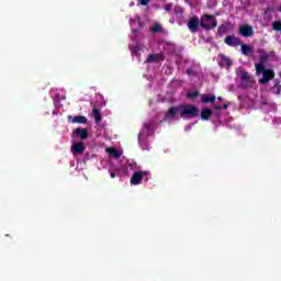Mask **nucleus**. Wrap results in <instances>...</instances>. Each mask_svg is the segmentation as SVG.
<instances>
[{"mask_svg": "<svg viewBox=\"0 0 281 281\" xmlns=\"http://www.w3.org/2000/svg\"><path fill=\"white\" fill-rule=\"evenodd\" d=\"M214 100H216V97L214 94H203L201 97V102H203L204 104L214 102Z\"/></svg>", "mask_w": 281, "mask_h": 281, "instance_id": "obj_14", "label": "nucleus"}, {"mask_svg": "<svg viewBox=\"0 0 281 281\" xmlns=\"http://www.w3.org/2000/svg\"><path fill=\"white\" fill-rule=\"evenodd\" d=\"M225 43H226V45H229L231 47H238V45H240V40H238L237 37H234V36H227L225 38Z\"/></svg>", "mask_w": 281, "mask_h": 281, "instance_id": "obj_7", "label": "nucleus"}, {"mask_svg": "<svg viewBox=\"0 0 281 281\" xmlns=\"http://www.w3.org/2000/svg\"><path fill=\"white\" fill-rule=\"evenodd\" d=\"M157 58H159V55H156V56L155 55H150L147 60H148V63H153V61L157 60Z\"/></svg>", "mask_w": 281, "mask_h": 281, "instance_id": "obj_22", "label": "nucleus"}, {"mask_svg": "<svg viewBox=\"0 0 281 281\" xmlns=\"http://www.w3.org/2000/svg\"><path fill=\"white\" fill-rule=\"evenodd\" d=\"M216 25H217L216 20H214V16L212 15H204L201 19V26L204 27V30L216 27Z\"/></svg>", "mask_w": 281, "mask_h": 281, "instance_id": "obj_3", "label": "nucleus"}, {"mask_svg": "<svg viewBox=\"0 0 281 281\" xmlns=\"http://www.w3.org/2000/svg\"><path fill=\"white\" fill-rule=\"evenodd\" d=\"M147 175L148 172L146 171H136L131 178L132 186H139V183H142V179H144V177Z\"/></svg>", "mask_w": 281, "mask_h": 281, "instance_id": "obj_4", "label": "nucleus"}, {"mask_svg": "<svg viewBox=\"0 0 281 281\" xmlns=\"http://www.w3.org/2000/svg\"><path fill=\"white\" fill-rule=\"evenodd\" d=\"M199 95V92H189L188 93V98H190V100H194V98H196Z\"/></svg>", "mask_w": 281, "mask_h": 281, "instance_id": "obj_20", "label": "nucleus"}, {"mask_svg": "<svg viewBox=\"0 0 281 281\" xmlns=\"http://www.w3.org/2000/svg\"><path fill=\"white\" fill-rule=\"evenodd\" d=\"M212 110H210L209 108H204L201 111V119L204 121L210 120V117H212Z\"/></svg>", "mask_w": 281, "mask_h": 281, "instance_id": "obj_12", "label": "nucleus"}, {"mask_svg": "<svg viewBox=\"0 0 281 281\" xmlns=\"http://www.w3.org/2000/svg\"><path fill=\"white\" fill-rule=\"evenodd\" d=\"M105 153L110 155L111 157H114V159H119V157H122V150L115 149L114 147H108L105 149Z\"/></svg>", "mask_w": 281, "mask_h": 281, "instance_id": "obj_6", "label": "nucleus"}, {"mask_svg": "<svg viewBox=\"0 0 281 281\" xmlns=\"http://www.w3.org/2000/svg\"><path fill=\"white\" fill-rule=\"evenodd\" d=\"M71 153L74 155H78L80 153H85V144L82 143H75L71 147Z\"/></svg>", "mask_w": 281, "mask_h": 281, "instance_id": "obj_10", "label": "nucleus"}, {"mask_svg": "<svg viewBox=\"0 0 281 281\" xmlns=\"http://www.w3.org/2000/svg\"><path fill=\"white\" fill-rule=\"evenodd\" d=\"M148 131V127H145L140 134L138 135V140L142 142V139H144V133H146Z\"/></svg>", "mask_w": 281, "mask_h": 281, "instance_id": "obj_21", "label": "nucleus"}, {"mask_svg": "<svg viewBox=\"0 0 281 281\" xmlns=\"http://www.w3.org/2000/svg\"><path fill=\"white\" fill-rule=\"evenodd\" d=\"M132 25V32L135 34V32H137V30H135V27H142V22H139V18L136 16L135 21L131 22Z\"/></svg>", "mask_w": 281, "mask_h": 281, "instance_id": "obj_16", "label": "nucleus"}, {"mask_svg": "<svg viewBox=\"0 0 281 281\" xmlns=\"http://www.w3.org/2000/svg\"><path fill=\"white\" fill-rule=\"evenodd\" d=\"M272 27L276 32H280L281 31V22L280 21L273 22Z\"/></svg>", "mask_w": 281, "mask_h": 281, "instance_id": "obj_18", "label": "nucleus"}, {"mask_svg": "<svg viewBox=\"0 0 281 281\" xmlns=\"http://www.w3.org/2000/svg\"><path fill=\"white\" fill-rule=\"evenodd\" d=\"M150 0H139L140 5H148Z\"/></svg>", "mask_w": 281, "mask_h": 281, "instance_id": "obj_25", "label": "nucleus"}, {"mask_svg": "<svg viewBox=\"0 0 281 281\" xmlns=\"http://www.w3.org/2000/svg\"><path fill=\"white\" fill-rule=\"evenodd\" d=\"M161 30V25L156 24L153 26V32H159Z\"/></svg>", "mask_w": 281, "mask_h": 281, "instance_id": "obj_23", "label": "nucleus"}, {"mask_svg": "<svg viewBox=\"0 0 281 281\" xmlns=\"http://www.w3.org/2000/svg\"><path fill=\"white\" fill-rule=\"evenodd\" d=\"M69 120H71L72 124H87V117L85 116H69Z\"/></svg>", "mask_w": 281, "mask_h": 281, "instance_id": "obj_13", "label": "nucleus"}, {"mask_svg": "<svg viewBox=\"0 0 281 281\" xmlns=\"http://www.w3.org/2000/svg\"><path fill=\"white\" fill-rule=\"evenodd\" d=\"M130 49H131L132 52H134V53L139 52V47H135V46H133V45L130 46Z\"/></svg>", "mask_w": 281, "mask_h": 281, "instance_id": "obj_24", "label": "nucleus"}, {"mask_svg": "<svg viewBox=\"0 0 281 281\" xmlns=\"http://www.w3.org/2000/svg\"><path fill=\"white\" fill-rule=\"evenodd\" d=\"M218 64L222 67H231L232 66V59L227 58L225 55H220L218 56Z\"/></svg>", "mask_w": 281, "mask_h": 281, "instance_id": "obj_11", "label": "nucleus"}, {"mask_svg": "<svg viewBox=\"0 0 281 281\" xmlns=\"http://www.w3.org/2000/svg\"><path fill=\"white\" fill-rule=\"evenodd\" d=\"M92 113L94 115V120L95 122H100L101 117H100V111H98V109H93Z\"/></svg>", "mask_w": 281, "mask_h": 281, "instance_id": "obj_19", "label": "nucleus"}, {"mask_svg": "<svg viewBox=\"0 0 281 281\" xmlns=\"http://www.w3.org/2000/svg\"><path fill=\"white\" fill-rule=\"evenodd\" d=\"M111 179H115V172L110 173Z\"/></svg>", "mask_w": 281, "mask_h": 281, "instance_id": "obj_27", "label": "nucleus"}, {"mask_svg": "<svg viewBox=\"0 0 281 281\" xmlns=\"http://www.w3.org/2000/svg\"><path fill=\"white\" fill-rule=\"evenodd\" d=\"M188 27L191 32H196L199 29V18H191L189 20Z\"/></svg>", "mask_w": 281, "mask_h": 281, "instance_id": "obj_8", "label": "nucleus"}, {"mask_svg": "<svg viewBox=\"0 0 281 281\" xmlns=\"http://www.w3.org/2000/svg\"><path fill=\"white\" fill-rule=\"evenodd\" d=\"M279 12H281V4H280V8H279Z\"/></svg>", "mask_w": 281, "mask_h": 281, "instance_id": "obj_30", "label": "nucleus"}, {"mask_svg": "<svg viewBox=\"0 0 281 281\" xmlns=\"http://www.w3.org/2000/svg\"><path fill=\"white\" fill-rule=\"evenodd\" d=\"M224 109H227V104H224Z\"/></svg>", "mask_w": 281, "mask_h": 281, "instance_id": "obj_29", "label": "nucleus"}, {"mask_svg": "<svg viewBox=\"0 0 281 281\" xmlns=\"http://www.w3.org/2000/svg\"><path fill=\"white\" fill-rule=\"evenodd\" d=\"M199 115V109L195 105H181L178 108H171L166 117L172 120L175 117H196Z\"/></svg>", "mask_w": 281, "mask_h": 281, "instance_id": "obj_1", "label": "nucleus"}, {"mask_svg": "<svg viewBox=\"0 0 281 281\" xmlns=\"http://www.w3.org/2000/svg\"><path fill=\"white\" fill-rule=\"evenodd\" d=\"M256 76L259 77L261 85H267L269 80H273V70L265 68L263 64H256Z\"/></svg>", "mask_w": 281, "mask_h": 281, "instance_id": "obj_2", "label": "nucleus"}, {"mask_svg": "<svg viewBox=\"0 0 281 281\" xmlns=\"http://www.w3.org/2000/svg\"><path fill=\"white\" fill-rule=\"evenodd\" d=\"M239 33L241 34V36H252L254 27L249 25H243L239 27Z\"/></svg>", "mask_w": 281, "mask_h": 281, "instance_id": "obj_5", "label": "nucleus"}, {"mask_svg": "<svg viewBox=\"0 0 281 281\" xmlns=\"http://www.w3.org/2000/svg\"><path fill=\"white\" fill-rule=\"evenodd\" d=\"M72 135H77V137H80V139H87V137H89V133L86 128H77L74 131Z\"/></svg>", "mask_w": 281, "mask_h": 281, "instance_id": "obj_9", "label": "nucleus"}, {"mask_svg": "<svg viewBox=\"0 0 281 281\" xmlns=\"http://www.w3.org/2000/svg\"><path fill=\"white\" fill-rule=\"evenodd\" d=\"M218 100H223V99L220 97Z\"/></svg>", "mask_w": 281, "mask_h": 281, "instance_id": "obj_31", "label": "nucleus"}, {"mask_svg": "<svg viewBox=\"0 0 281 281\" xmlns=\"http://www.w3.org/2000/svg\"><path fill=\"white\" fill-rule=\"evenodd\" d=\"M241 53L245 55V56H251V54L254 53V49L251 48V46H248V45H241Z\"/></svg>", "mask_w": 281, "mask_h": 281, "instance_id": "obj_15", "label": "nucleus"}, {"mask_svg": "<svg viewBox=\"0 0 281 281\" xmlns=\"http://www.w3.org/2000/svg\"><path fill=\"white\" fill-rule=\"evenodd\" d=\"M239 78H244V80H249V74H247L245 70H238Z\"/></svg>", "mask_w": 281, "mask_h": 281, "instance_id": "obj_17", "label": "nucleus"}, {"mask_svg": "<svg viewBox=\"0 0 281 281\" xmlns=\"http://www.w3.org/2000/svg\"><path fill=\"white\" fill-rule=\"evenodd\" d=\"M165 10H166L167 12H170V11L172 10V4H167V5H165Z\"/></svg>", "mask_w": 281, "mask_h": 281, "instance_id": "obj_26", "label": "nucleus"}, {"mask_svg": "<svg viewBox=\"0 0 281 281\" xmlns=\"http://www.w3.org/2000/svg\"><path fill=\"white\" fill-rule=\"evenodd\" d=\"M214 109L221 110V109H223V106H221V105H215Z\"/></svg>", "mask_w": 281, "mask_h": 281, "instance_id": "obj_28", "label": "nucleus"}]
</instances>
